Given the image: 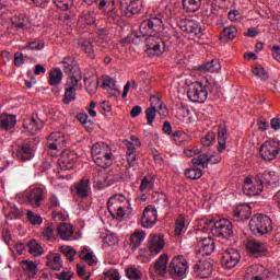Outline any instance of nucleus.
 Instances as JSON below:
<instances>
[{"label": "nucleus", "instance_id": "bb28decb", "mask_svg": "<svg viewBox=\"0 0 280 280\" xmlns=\"http://www.w3.org/2000/svg\"><path fill=\"white\" fill-rule=\"evenodd\" d=\"M74 194L79 196V198H89L91 196V180L83 178L79 180L74 186Z\"/></svg>", "mask_w": 280, "mask_h": 280}, {"label": "nucleus", "instance_id": "6e6d98bb", "mask_svg": "<svg viewBox=\"0 0 280 280\" xmlns=\"http://www.w3.org/2000/svg\"><path fill=\"white\" fill-rule=\"evenodd\" d=\"M264 270V267H259L257 265H253L250 266L247 270H246V279H253V277H256L257 275H259V272H261Z\"/></svg>", "mask_w": 280, "mask_h": 280}, {"label": "nucleus", "instance_id": "de8ad7c7", "mask_svg": "<svg viewBox=\"0 0 280 280\" xmlns=\"http://www.w3.org/2000/svg\"><path fill=\"white\" fill-rule=\"evenodd\" d=\"M185 177L190 178V180H198V178H202V170L200 168H188L185 172Z\"/></svg>", "mask_w": 280, "mask_h": 280}, {"label": "nucleus", "instance_id": "39448f33", "mask_svg": "<svg viewBox=\"0 0 280 280\" xmlns=\"http://www.w3.org/2000/svg\"><path fill=\"white\" fill-rule=\"evenodd\" d=\"M65 145H67L65 133L57 131L47 137L46 149L50 156H58V154L65 150Z\"/></svg>", "mask_w": 280, "mask_h": 280}, {"label": "nucleus", "instance_id": "052dcab7", "mask_svg": "<svg viewBox=\"0 0 280 280\" xmlns=\"http://www.w3.org/2000/svg\"><path fill=\"white\" fill-rule=\"evenodd\" d=\"M84 84H85V89L88 91V93H95V91L97 90V82L92 81L91 79L84 77Z\"/></svg>", "mask_w": 280, "mask_h": 280}, {"label": "nucleus", "instance_id": "5fc2aeb1", "mask_svg": "<svg viewBox=\"0 0 280 280\" xmlns=\"http://www.w3.org/2000/svg\"><path fill=\"white\" fill-rule=\"evenodd\" d=\"M55 5L59 10H69V8H73V0H54Z\"/></svg>", "mask_w": 280, "mask_h": 280}, {"label": "nucleus", "instance_id": "4468645a", "mask_svg": "<svg viewBox=\"0 0 280 280\" xmlns=\"http://www.w3.org/2000/svg\"><path fill=\"white\" fill-rule=\"evenodd\" d=\"M86 5L97 3L98 9L102 10L109 19H117V11H115V0H83Z\"/></svg>", "mask_w": 280, "mask_h": 280}, {"label": "nucleus", "instance_id": "e2e57ef3", "mask_svg": "<svg viewBox=\"0 0 280 280\" xmlns=\"http://www.w3.org/2000/svg\"><path fill=\"white\" fill-rule=\"evenodd\" d=\"M173 139L176 141V143H185V141H189L190 138L185 132L176 131L173 133Z\"/></svg>", "mask_w": 280, "mask_h": 280}, {"label": "nucleus", "instance_id": "9d476101", "mask_svg": "<svg viewBox=\"0 0 280 280\" xmlns=\"http://www.w3.org/2000/svg\"><path fill=\"white\" fill-rule=\"evenodd\" d=\"M130 210V200L121 194L112 196L107 200V211H128Z\"/></svg>", "mask_w": 280, "mask_h": 280}, {"label": "nucleus", "instance_id": "c03bdc74", "mask_svg": "<svg viewBox=\"0 0 280 280\" xmlns=\"http://www.w3.org/2000/svg\"><path fill=\"white\" fill-rule=\"evenodd\" d=\"M252 72L254 73V75H256V78L261 80V82H266V80H268L269 78L268 72L261 66H254Z\"/></svg>", "mask_w": 280, "mask_h": 280}, {"label": "nucleus", "instance_id": "f704fd0d", "mask_svg": "<svg viewBox=\"0 0 280 280\" xmlns=\"http://www.w3.org/2000/svg\"><path fill=\"white\" fill-rule=\"evenodd\" d=\"M143 240H145V231L138 230L133 232L130 236V244L132 248H139L141 244L143 243Z\"/></svg>", "mask_w": 280, "mask_h": 280}, {"label": "nucleus", "instance_id": "338daca9", "mask_svg": "<svg viewBox=\"0 0 280 280\" xmlns=\"http://www.w3.org/2000/svg\"><path fill=\"white\" fill-rule=\"evenodd\" d=\"M213 141H215V133H213V132H208L207 136L201 138V143L205 147L211 145V143H213Z\"/></svg>", "mask_w": 280, "mask_h": 280}, {"label": "nucleus", "instance_id": "4c0bfd02", "mask_svg": "<svg viewBox=\"0 0 280 280\" xmlns=\"http://www.w3.org/2000/svg\"><path fill=\"white\" fill-rule=\"evenodd\" d=\"M131 141L124 140L122 143L127 148V154H135V151L137 148L141 145V141H139V138L131 136L130 138Z\"/></svg>", "mask_w": 280, "mask_h": 280}, {"label": "nucleus", "instance_id": "f257e3e1", "mask_svg": "<svg viewBox=\"0 0 280 280\" xmlns=\"http://www.w3.org/2000/svg\"><path fill=\"white\" fill-rule=\"evenodd\" d=\"M162 8H164L163 13L142 21L139 32L132 33L128 37V42L133 45H139L144 39L148 56H162L165 54V47H167L168 37L162 38L159 33L163 32V19L174 16L176 2L162 4Z\"/></svg>", "mask_w": 280, "mask_h": 280}, {"label": "nucleus", "instance_id": "b1692460", "mask_svg": "<svg viewBox=\"0 0 280 280\" xmlns=\"http://www.w3.org/2000/svg\"><path fill=\"white\" fill-rule=\"evenodd\" d=\"M164 108L165 105H163L161 100H159L156 96L151 97V107L147 109V120L149 126L154 124V119H156V110H163Z\"/></svg>", "mask_w": 280, "mask_h": 280}, {"label": "nucleus", "instance_id": "09e8293b", "mask_svg": "<svg viewBox=\"0 0 280 280\" xmlns=\"http://www.w3.org/2000/svg\"><path fill=\"white\" fill-rule=\"evenodd\" d=\"M185 222H187V217L185 214H179L175 223V233L180 235L185 229Z\"/></svg>", "mask_w": 280, "mask_h": 280}, {"label": "nucleus", "instance_id": "0eeeda50", "mask_svg": "<svg viewBox=\"0 0 280 280\" xmlns=\"http://www.w3.org/2000/svg\"><path fill=\"white\" fill-rule=\"evenodd\" d=\"M189 269V262L183 255L174 256L167 266V272L171 277H185V273Z\"/></svg>", "mask_w": 280, "mask_h": 280}, {"label": "nucleus", "instance_id": "2f4dec72", "mask_svg": "<svg viewBox=\"0 0 280 280\" xmlns=\"http://www.w3.org/2000/svg\"><path fill=\"white\" fill-rule=\"evenodd\" d=\"M23 272L26 275V277L33 278L36 277L38 272V265L32 260H23L20 264Z\"/></svg>", "mask_w": 280, "mask_h": 280}, {"label": "nucleus", "instance_id": "aec40b11", "mask_svg": "<svg viewBox=\"0 0 280 280\" xmlns=\"http://www.w3.org/2000/svg\"><path fill=\"white\" fill-rule=\"evenodd\" d=\"M240 259H241L240 252L231 248L223 253L221 257V265L228 269L235 268V266L240 264Z\"/></svg>", "mask_w": 280, "mask_h": 280}, {"label": "nucleus", "instance_id": "58836bf2", "mask_svg": "<svg viewBox=\"0 0 280 280\" xmlns=\"http://www.w3.org/2000/svg\"><path fill=\"white\" fill-rule=\"evenodd\" d=\"M27 248H28L30 255H33V257H40V255L45 253V249H43V246H40L38 242L34 240L27 244Z\"/></svg>", "mask_w": 280, "mask_h": 280}, {"label": "nucleus", "instance_id": "ddd939ff", "mask_svg": "<svg viewBox=\"0 0 280 280\" xmlns=\"http://www.w3.org/2000/svg\"><path fill=\"white\" fill-rule=\"evenodd\" d=\"M243 191L245 196H259L264 191V182H260L259 177H247L243 186Z\"/></svg>", "mask_w": 280, "mask_h": 280}, {"label": "nucleus", "instance_id": "c85d7f7f", "mask_svg": "<svg viewBox=\"0 0 280 280\" xmlns=\"http://www.w3.org/2000/svg\"><path fill=\"white\" fill-rule=\"evenodd\" d=\"M159 220L156 211H143L141 217V226L143 229H152Z\"/></svg>", "mask_w": 280, "mask_h": 280}, {"label": "nucleus", "instance_id": "3c124183", "mask_svg": "<svg viewBox=\"0 0 280 280\" xmlns=\"http://www.w3.org/2000/svg\"><path fill=\"white\" fill-rule=\"evenodd\" d=\"M81 48L85 54L89 56V58H95V50L93 49V44L91 40H83L81 44Z\"/></svg>", "mask_w": 280, "mask_h": 280}, {"label": "nucleus", "instance_id": "412c9836", "mask_svg": "<svg viewBox=\"0 0 280 280\" xmlns=\"http://www.w3.org/2000/svg\"><path fill=\"white\" fill-rule=\"evenodd\" d=\"M165 248V237L163 234H151L149 236V252L151 255H159Z\"/></svg>", "mask_w": 280, "mask_h": 280}, {"label": "nucleus", "instance_id": "e433bc0d", "mask_svg": "<svg viewBox=\"0 0 280 280\" xmlns=\"http://www.w3.org/2000/svg\"><path fill=\"white\" fill-rule=\"evenodd\" d=\"M220 69H222V66L218 59L208 61L206 65L200 67L201 71H208V73H217Z\"/></svg>", "mask_w": 280, "mask_h": 280}, {"label": "nucleus", "instance_id": "603ef678", "mask_svg": "<svg viewBox=\"0 0 280 280\" xmlns=\"http://www.w3.org/2000/svg\"><path fill=\"white\" fill-rule=\"evenodd\" d=\"M223 36L228 38V40H233L235 36H237V27L235 26H226L223 28Z\"/></svg>", "mask_w": 280, "mask_h": 280}, {"label": "nucleus", "instance_id": "a211bd4d", "mask_svg": "<svg viewBox=\"0 0 280 280\" xmlns=\"http://www.w3.org/2000/svg\"><path fill=\"white\" fill-rule=\"evenodd\" d=\"M63 68L66 73H68V78H74L75 80H82V70H80V66L73 57L63 58Z\"/></svg>", "mask_w": 280, "mask_h": 280}, {"label": "nucleus", "instance_id": "0e129e2a", "mask_svg": "<svg viewBox=\"0 0 280 280\" xmlns=\"http://www.w3.org/2000/svg\"><path fill=\"white\" fill-rule=\"evenodd\" d=\"M56 231V226L54 224H48L44 228L43 235L46 240H54V232Z\"/></svg>", "mask_w": 280, "mask_h": 280}, {"label": "nucleus", "instance_id": "8fccbe9b", "mask_svg": "<svg viewBox=\"0 0 280 280\" xmlns=\"http://www.w3.org/2000/svg\"><path fill=\"white\" fill-rule=\"evenodd\" d=\"M59 250L67 257L69 261H73L75 259L74 257L77 252L73 249V247L63 245L59 248Z\"/></svg>", "mask_w": 280, "mask_h": 280}, {"label": "nucleus", "instance_id": "5701e85b", "mask_svg": "<svg viewBox=\"0 0 280 280\" xmlns=\"http://www.w3.org/2000/svg\"><path fill=\"white\" fill-rule=\"evenodd\" d=\"M179 28L182 30V32L190 34L191 36H198L202 32V26H200V22L196 20L180 21Z\"/></svg>", "mask_w": 280, "mask_h": 280}, {"label": "nucleus", "instance_id": "f03ea898", "mask_svg": "<svg viewBox=\"0 0 280 280\" xmlns=\"http://www.w3.org/2000/svg\"><path fill=\"white\" fill-rule=\"evenodd\" d=\"M187 97L190 102L196 104H205L209 92H207V84L202 81H191L189 79L185 80Z\"/></svg>", "mask_w": 280, "mask_h": 280}, {"label": "nucleus", "instance_id": "69168bd1", "mask_svg": "<svg viewBox=\"0 0 280 280\" xmlns=\"http://www.w3.org/2000/svg\"><path fill=\"white\" fill-rule=\"evenodd\" d=\"M197 154H200V149L196 148V147H187L185 150H184V155L187 158V159H191L194 156H197Z\"/></svg>", "mask_w": 280, "mask_h": 280}, {"label": "nucleus", "instance_id": "473e14b6", "mask_svg": "<svg viewBox=\"0 0 280 280\" xmlns=\"http://www.w3.org/2000/svg\"><path fill=\"white\" fill-rule=\"evenodd\" d=\"M9 21H11L13 27H16V30H24L27 27V23H30V20L24 14H19L15 16H9Z\"/></svg>", "mask_w": 280, "mask_h": 280}, {"label": "nucleus", "instance_id": "f8f14e48", "mask_svg": "<svg viewBox=\"0 0 280 280\" xmlns=\"http://www.w3.org/2000/svg\"><path fill=\"white\" fill-rule=\"evenodd\" d=\"M170 261V256L167 254H162L149 268V272L152 276L165 277L167 275V262Z\"/></svg>", "mask_w": 280, "mask_h": 280}, {"label": "nucleus", "instance_id": "423d86ee", "mask_svg": "<svg viewBox=\"0 0 280 280\" xmlns=\"http://www.w3.org/2000/svg\"><path fill=\"white\" fill-rule=\"evenodd\" d=\"M45 188L35 187L28 192L18 195V200L24 205H31V207L38 208L43 200H45Z\"/></svg>", "mask_w": 280, "mask_h": 280}, {"label": "nucleus", "instance_id": "a878e982", "mask_svg": "<svg viewBox=\"0 0 280 280\" xmlns=\"http://www.w3.org/2000/svg\"><path fill=\"white\" fill-rule=\"evenodd\" d=\"M257 177L262 185H269V187H279V175H277L275 171H265L264 173H259Z\"/></svg>", "mask_w": 280, "mask_h": 280}, {"label": "nucleus", "instance_id": "1a4fd4ad", "mask_svg": "<svg viewBox=\"0 0 280 280\" xmlns=\"http://www.w3.org/2000/svg\"><path fill=\"white\" fill-rule=\"evenodd\" d=\"M280 141L267 140L260 147V156L264 161H275L279 156Z\"/></svg>", "mask_w": 280, "mask_h": 280}, {"label": "nucleus", "instance_id": "dca6fc26", "mask_svg": "<svg viewBox=\"0 0 280 280\" xmlns=\"http://www.w3.org/2000/svg\"><path fill=\"white\" fill-rule=\"evenodd\" d=\"M192 270L195 277H199V279H209L213 272V264L207 259L199 260L194 265Z\"/></svg>", "mask_w": 280, "mask_h": 280}, {"label": "nucleus", "instance_id": "72a5a7b5", "mask_svg": "<svg viewBox=\"0 0 280 280\" xmlns=\"http://www.w3.org/2000/svg\"><path fill=\"white\" fill-rule=\"evenodd\" d=\"M57 233L61 240H71L73 236V228L67 223H60L57 226Z\"/></svg>", "mask_w": 280, "mask_h": 280}, {"label": "nucleus", "instance_id": "ea45409f", "mask_svg": "<svg viewBox=\"0 0 280 280\" xmlns=\"http://www.w3.org/2000/svg\"><path fill=\"white\" fill-rule=\"evenodd\" d=\"M201 0H183L186 12H198L200 10Z\"/></svg>", "mask_w": 280, "mask_h": 280}, {"label": "nucleus", "instance_id": "4be33fe9", "mask_svg": "<svg viewBox=\"0 0 280 280\" xmlns=\"http://www.w3.org/2000/svg\"><path fill=\"white\" fill-rule=\"evenodd\" d=\"M13 155L20 161H32L34 159V148L27 143L21 147H13Z\"/></svg>", "mask_w": 280, "mask_h": 280}, {"label": "nucleus", "instance_id": "864d4df0", "mask_svg": "<svg viewBox=\"0 0 280 280\" xmlns=\"http://www.w3.org/2000/svg\"><path fill=\"white\" fill-rule=\"evenodd\" d=\"M192 165H200L201 167H208L209 155L200 154L198 158L192 159Z\"/></svg>", "mask_w": 280, "mask_h": 280}, {"label": "nucleus", "instance_id": "393cba45", "mask_svg": "<svg viewBox=\"0 0 280 280\" xmlns=\"http://www.w3.org/2000/svg\"><path fill=\"white\" fill-rule=\"evenodd\" d=\"M245 248L250 255H264V253L268 250L266 243H261L255 238L247 241L245 244Z\"/></svg>", "mask_w": 280, "mask_h": 280}, {"label": "nucleus", "instance_id": "a19ab883", "mask_svg": "<svg viewBox=\"0 0 280 280\" xmlns=\"http://www.w3.org/2000/svg\"><path fill=\"white\" fill-rule=\"evenodd\" d=\"M62 70H60V68H56L52 71H50V85L51 86H58V84H60V82H62Z\"/></svg>", "mask_w": 280, "mask_h": 280}, {"label": "nucleus", "instance_id": "37998d69", "mask_svg": "<svg viewBox=\"0 0 280 280\" xmlns=\"http://www.w3.org/2000/svg\"><path fill=\"white\" fill-rule=\"evenodd\" d=\"M226 129L224 127H220L219 128V137H218V141H219V147H218V151L219 152H223L224 150H226Z\"/></svg>", "mask_w": 280, "mask_h": 280}, {"label": "nucleus", "instance_id": "4d7b16f0", "mask_svg": "<svg viewBox=\"0 0 280 280\" xmlns=\"http://www.w3.org/2000/svg\"><path fill=\"white\" fill-rule=\"evenodd\" d=\"M26 215H27L28 222H31L33 225L43 224V218L39 214H36V212L28 211Z\"/></svg>", "mask_w": 280, "mask_h": 280}, {"label": "nucleus", "instance_id": "2eb2a0df", "mask_svg": "<svg viewBox=\"0 0 280 280\" xmlns=\"http://www.w3.org/2000/svg\"><path fill=\"white\" fill-rule=\"evenodd\" d=\"M120 8L125 16L130 19V16H135V14H139L143 10V4L141 0H120Z\"/></svg>", "mask_w": 280, "mask_h": 280}, {"label": "nucleus", "instance_id": "6e6552de", "mask_svg": "<svg viewBox=\"0 0 280 280\" xmlns=\"http://www.w3.org/2000/svg\"><path fill=\"white\" fill-rule=\"evenodd\" d=\"M211 234L214 237H223V240H229V237H233V223L228 219H220L214 222L211 228Z\"/></svg>", "mask_w": 280, "mask_h": 280}, {"label": "nucleus", "instance_id": "f3484780", "mask_svg": "<svg viewBox=\"0 0 280 280\" xmlns=\"http://www.w3.org/2000/svg\"><path fill=\"white\" fill-rule=\"evenodd\" d=\"M78 163V154L69 150L62 151L60 158L58 159V165L60 170H73Z\"/></svg>", "mask_w": 280, "mask_h": 280}, {"label": "nucleus", "instance_id": "20e7f679", "mask_svg": "<svg viewBox=\"0 0 280 280\" xmlns=\"http://www.w3.org/2000/svg\"><path fill=\"white\" fill-rule=\"evenodd\" d=\"M249 231L254 235H268L272 233V220L266 214H256L249 221Z\"/></svg>", "mask_w": 280, "mask_h": 280}, {"label": "nucleus", "instance_id": "680f3d73", "mask_svg": "<svg viewBox=\"0 0 280 280\" xmlns=\"http://www.w3.org/2000/svg\"><path fill=\"white\" fill-rule=\"evenodd\" d=\"M104 276L106 277V279L109 280H121V276L119 275V270L112 268L107 271L104 272Z\"/></svg>", "mask_w": 280, "mask_h": 280}, {"label": "nucleus", "instance_id": "bf43d9fd", "mask_svg": "<svg viewBox=\"0 0 280 280\" xmlns=\"http://www.w3.org/2000/svg\"><path fill=\"white\" fill-rule=\"evenodd\" d=\"M45 48V43L40 42V40H36V42H31L28 45L24 46L22 49H31L32 51L36 50H40Z\"/></svg>", "mask_w": 280, "mask_h": 280}, {"label": "nucleus", "instance_id": "7c9ffc66", "mask_svg": "<svg viewBox=\"0 0 280 280\" xmlns=\"http://www.w3.org/2000/svg\"><path fill=\"white\" fill-rule=\"evenodd\" d=\"M16 126V116L12 114L0 115V128L1 130H12Z\"/></svg>", "mask_w": 280, "mask_h": 280}, {"label": "nucleus", "instance_id": "7ed1b4c3", "mask_svg": "<svg viewBox=\"0 0 280 280\" xmlns=\"http://www.w3.org/2000/svg\"><path fill=\"white\" fill-rule=\"evenodd\" d=\"M92 156L98 167H110L113 165V152L110 147L104 142L92 145Z\"/></svg>", "mask_w": 280, "mask_h": 280}, {"label": "nucleus", "instance_id": "c756f323", "mask_svg": "<svg viewBox=\"0 0 280 280\" xmlns=\"http://www.w3.org/2000/svg\"><path fill=\"white\" fill-rule=\"evenodd\" d=\"M46 266L50 270H60L63 266L62 257L58 253H49L46 256Z\"/></svg>", "mask_w": 280, "mask_h": 280}, {"label": "nucleus", "instance_id": "cd10ccee", "mask_svg": "<svg viewBox=\"0 0 280 280\" xmlns=\"http://www.w3.org/2000/svg\"><path fill=\"white\" fill-rule=\"evenodd\" d=\"M44 124L39 118H28L23 122L24 132L27 135H36L42 130Z\"/></svg>", "mask_w": 280, "mask_h": 280}, {"label": "nucleus", "instance_id": "79ce46f5", "mask_svg": "<svg viewBox=\"0 0 280 280\" xmlns=\"http://www.w3.org/2000/svg\"><path fill=\"white\" fill-rule=\"evenodd\" d=\"M152 189H154V177L152 176L144 177L141 182L140 190L143 194H148V191H152Z\"/></svg>", "mask_w": 280, "mask_h": 280}, {"label": "nucleus", "instance_id": "49530a36", "mask_svg": "<svg viewBox=\"0 0 280 280\" xmlns=\"http://www.w3.org/2000/svg\"><path fill=\"white\" fill-rule=\"evenodd\" d=\"M189 108L187 106H182L177 109L176 117L178 120H180L183 124L189 121Z\"/></svg>", "mask_w": 280, "mask_h": 280}, {"label": "nucleus", "instance_id": "6ab92c4d", "mask_svg": "<svg viewBox=\"0 0 280 280\" xmlns=\"http://www.w3.org/2000/svg\"><path fill=\"white\" fill-rule=\"evenodd\" d=\"M196 253L202 255V257H207L215 250V241L211 237H203L197 241V245L195 247Z\"/></svg>", "mask_w": 280, "mask_h": 280}, {"label": "nucleus", "instance_id": "13d9d810", "mask_svg": "<svg viewBox=\"0 0 280 280\" xmlns=\"http://www.w3.org/2000/svg\"><path fill=\"white\" fill-rule=\"evenodd\" d=\"M117 84V81L110 77H104L103 79V86L104 89L110 90V91H118L117 88H115Z\"/></svg>", "mask_w": 280, "mask_h": 280}, {"label": "nucleus", "instance_id": "9b49d317", "mask_svg": "<svg viewBox=\"0 0 280 280\" xmlns=\"http://www.w3.org/2000/svg\"><path fill=\"white\" fill-rule=\"evenodd\" d=\"M80 80L75 78H68L65 85L63 104L69 105L71 102H75L78 94L77 91L80 86Z\"/></svg>", "mask_w": 280, "mask_h": 280}, {"label": "nucleus", "instance_id": "774afa93", "mask_svg": "<svg viewBox=\"0 0 280 280\" xmlns=\"http://www.w3.org/2000/svg\"><path fill=\"white\" fill-rule=\"evenodd\" d=\"M55 277L56 279H59V280H71L73 279V272L69 270H63L59 273H56Z\"/></svg>", "mask_w": 280, "mask_h": 280}, {"label": "nucleus", "instance_id": "a18cd8bd", "mask_svg": "<svg viewBox=\"0 0 280 280\" xmlns=\"http://www.w3.org/2000/svg\"><path fill=\"white\" fill-rule=\"evenodd\" d=\"M80 22L85 23L86 25H93V23H95V12L84 11L80 15Z\"/></svg>", "mask_w": 280, "mask_h": 280}, {"label": "nucleus", "instance_id": "c9c22d12", "mask_svg": "<svg viewBox=\"0 0 280 280\" xmlns=\"http://www.w3.org/2000/svg\"><path fill=\"white\" fill-rule=\"evenodd\" d=\"M125 272L127 275V277L130 280H139L142 279L143 277V272L141 271V267H137L135 265H130L125 269Z\"/></svg>", "mask_w": 280, "mask_h": 280}]
</instances>
